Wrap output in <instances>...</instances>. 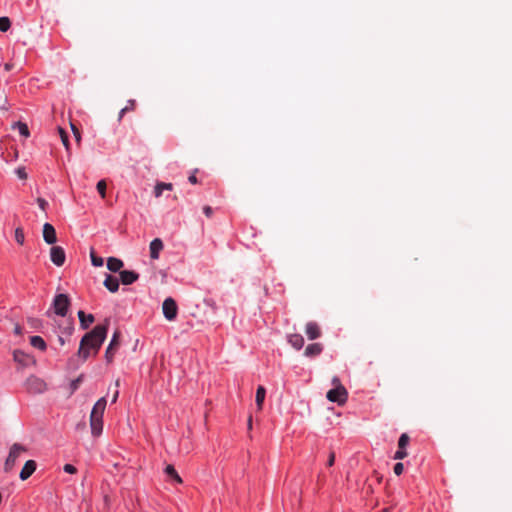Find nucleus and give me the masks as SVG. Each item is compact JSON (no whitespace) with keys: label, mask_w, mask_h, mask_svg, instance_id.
I'll return each instance as SVG.
<instances>
[{"label":"nucleus","mask_w":512,"mask_h":512,"mask_svg":"<svg viewBox=\"0 0 512 512\" xmlns=\"http://www.w3.org/2000/svg\"><path fill=\"white\" fill-rule=\"evenodd\" d=\"M135 106H136V102L134 99H130L128 100L127 102V105L124 107V111H133L135 109Z\"/></svg>","instance_id":"c9c22d12"},{"label":"nucleus","mask_w":512,"mask_h":512,"mask_svg":"<svg viewBox=\"0 0 512 512\" xmlns=\"http://www.w3.org/2000/svg\"><path fill=\"white\" fill-rule=\"evenodd\" d=\"M188 180H189V182H190L191 184H196V183H198V179H197V177H196L195 173L191 174V175L189 176Z\"/></svg>","instance_id":"79ce46f5"},{"label":"nucleus","mask_w":512,"mask_h":512,"mask_svg":"<svg viewBox=\"0 0 512 512\" xmlns=\"http://www.w3.org/2000/svg\"><path fill=\"white\" fill-rule=\"evenodd\" d=\"M58 342L60 343V345H64L65 344V339L63 336H58Z\"/></svg>","instance_id":"49530a36"},{"label":"nucleus","mask_w":512,"mask_h":512,"mask_svg":"<svg viewBox=\"0 0 512 512\" xmlns=\"http://www.w3.org/2000/svg\"><path fill=\"white\" fill-rule=\"evenodd\" d=\"M71 128H72V131H73V132H74V131H76V130H78V129L76 128V126H74L73 124H71Z\"/></svg>","instance_id":"603ef678"},{"label":"nucleus","mask_w":512,"mask_h":512,"mask_svg":"<svg viewBox=\"0 0 512 512\" xmlns=\"http://www.w3.org/2000/svg\"><path fill=\"white\" fill-rule=\"evenodd\" d=\"M165 473L174 479L177 483H182L181 477L178 475L173 465H167L165 468Z\"/></svg>","instance_id":"bb28decb"},{"label":"nucleus","mask_w":512,"mask_h":512,"mask_svg":"<svg viewBox=\"0 0 512 512\" xmlns=\"http://www.w3.org/2000/svg\"><path fill=\"white\" fill-rule=\"evenodd\" d=\"M30 344L34 348H37L41 351H45L47 348L46 342L41 336H31L30 337Z\"/></svg>","instance_id":"5701e85b"},{"label":"nucleus","mask_w":512,"mask_h":512,"mask_svg":"<svg viewBox=\"0 0 512 512\" xmlns=\"http://www.w3.org/2000/svg\"><path fill=\"white\" fill-rule=\"evenodd\" d=\"M74 136H75V139L78 143H80V140H81V134L79 132V130H76L74 131Z\"/></svg>","instance_id":"37998d69"},{"label":"nucleus","mask_w":512,"mask_h":512,"mask_svg":"<svg viewBox=\"0 0 512 512\" xmlns=\"http://www.w3.org/2000/svg\"><path fill=\"white\" fill-rule=\"evenodd\" d=\"M403 470H404V465L403 463L401 462H398L394 465V468H393V471L396 475H401L403 473Z\"/></svg>","instance_id":"f704fd0d"},{"label":"nucleus","mask_w":512,"mask_h":512,"mask_svg":"<svg viewBox=\"0 0 512 512\" xmlns=\"http://www.w3.org/2000/svg\"><path fill=\"white\" fill-rule=\"evenodd\" d=\"M15 240L18 244L23 245L25 236L22 228L18 227L15 229Z\"/></svg>","instance_id":"7c9ffc66"},{"label":"nucleus","mask_w":512,"mask_h":512,"mask_svg":"<svg viewBox=\"0 0 512 512\" xmlns=\"http://www.w3.org/2000/svg\"><path fill=\"white\" fill-rule=\"evenodd\" d=\"M288 342L289 344L297 349L300 350L304 346V338L301 334H291L288 336Z\"/></svg>","instance_id":"412c9836"},{"label":"nucleus","mask_w":512,"mask_h":512,"mask_svg":"<svg viewBox=\"0 0 512 512\" xmlns=\"http://www.w3.org/2000/svg\"><path fill=\"white\" fill-rule=\"evenodd\" d=\"M43 239L49 245H53L56 243V241H57L56 230L52 224L45 223L43 225Z\"/></svg>","instance_id":"9d476101"},{"label":"nucleus","mask_w":512,"mask_h":512,"mask_svg":"<svg viewBox=\"0 0 512 512\" xmlns=\"http://www.w3.org/2000/svg\"><path fill=\"white\" fill-rule=\"evenodd\" d=\"M123 261L115 258V257H109L107 259V268L111 272H118L123 267Z\"/></svg>","instance_id":"4be33fe9"},{"label":"nucleus","mask_w":512,"mask_h":512,"mask_svg":"<svg viewBox=\"0 0 512 512\" xmlns=\"http://www.w3.org/2000/svg\"><path fill=\"white\" fill-rule=\"evenodd\" d=\"M322 351H323L322 344H320V343H312V344H309L306 347L304 355L306 357H315V356L320 355L322 353Z\"/></svg>","instance_id":"aec40b11"},{"label":"nucleus","mask_w":512,"mask_h":512,"mask_svg":"<svg viewBox=\"0 0 512 512\" xmlns=\"http://www.w3.org/2000/svg\"><path fill=\"white\" fill-rule=\"evenodd\" d=\"M37 464L34 460H28L20 471L19 477L21 480H27L36 470Z\"/></svg>","instance_id":"ddd939ff"},{"label":"nucleus","mask_w":512,"mask_h":512,"mask_svg":"<svg viewBox=\"0 0 512 512\" xmlns=\"http://www.w3.org/2000/svg\"><path fill=\"white\" fill-rule=\"evenodd\" d=\"M58 130H59V134H60L61 141H62L63 145L65 146L66 150L69 151V138H68V134L61 127H59Z\"/></svg>","instance_id":"c85d7f7f"},{"label":"nucleus","mask_w":512,"mask_h":512,"mask_svg":"<svg viewBox=\"0 0 512 512\" xmlns=\"http://www.w3.org/2000/svg\"><path fill=\"white\" fill-rule=\"evenodd\" d=\"M381 512H391V508L390 507L384 508Z\"/></svg>","instance_id":"8fccbe9b"},{"label":"nucleus","mask_w":512,"mask_h":512,"mask_svg":"<svg viewBox=\"0 0 512 512\" xmlns=\"http://www.w3.org/2000/svg\"><path fill=\"white\" fill-rule=\"evenodd\" d=\"M14 332H15L16 334H20V333H21V327L17 325V326L14 328Z\"/></svg>","instance_id":"09e8293b"},{"label":"nucleus","mask_w":512,"mask_h":512,"mask_svg":"<svg viewBox=\"0 0 512 512\" xmlns=\"http://www.w3.org/2000/svg\"><path fill=\"white\" fill-rule=\"evenodd\" d=\"M106 398L102 397L100 398L93 406L90 416L91 417H97V418H103V414L106 408Z\"/></svg>","instance_id":"2eb2a0df"},{"label":"nucleus","mask_w":512,"mask_h":512,"mask_svg":"<svg viewBox=\"0 0 512 512\" xmlns=\"http://www.w3.org/2000/svg\"><path fill=\"white\" fill-rule=\"evenodd\" d=\"M163 242L160 238H155L150 243V258L156 260L159 258L160 251L163 249Z\"/></svg>","instance_id":"dca6fc26"},{"label":"nucleus","mask_w":512,"mask_h":512,"mask_svg":"<svg viewBox=\"0 0 512 512\" xmlns=\"http://www.w3.org/2000/svg\"><path fill=\"white\" fill-rule=\"evenodd\" d=\"M16 174L20 179H27V173L24 167H19L16 169Z\"/></svg>","instance_id":"e433bc0d"},{"label":"nucleus","mask_w":512,"mask_h":512,"mask_svg":"<svg viewBox=\"0 0 512 512\" xmlns=\"http://www.w3.org/2000/svg\"><path fill=\"white\" fill-rule=\"evenodd\" d=\"M173 186L171 183H164V182H160V183H157L155 188H154V195L155 197H160L163 193L164 190H172Z\"/></svg>","instance_id":"393cba45"},{"label":"nucleus","mask_w":512,"mask_h":512,"mask_svg":"<svg viewBox=\"0 0 512 512\" xmlns=\"http://www.w3.org/2000/svg\"><path fill=\"white\" fill-rule=\"evenodd\" d=\"M73 332H74L73 321L68 322V324L62 328V334H65L67 336H71Z\"/></svg>","instance_id":"72a5a7b5"},{"label":"nucleus","mask_w":512,"mask_h":512,"mask_svg":"<svg viewBox=\"0 0 512 512\" xmlns=\"http://www.w3.org/2000/svg\"><path fill=\"white\" fill-rule=\"evenodd\" d=\"M247 425H248V429L251 430L252 429V416H250L248 418V424Z\"/></svg>","instance_id":"de8ad7c7"},{"label":"nucleus","mask_w":512,"mask_h":512,"mask_svg":"<svg viewBox=\"0 0 512 512\" xmlns=\"http://www.w3.org/2000/svg\"><path fill=\"white\" fill-rule=\"evenodd\" d=\"M83 381V375L78 376L76 379L72 380L70 383L71 394H73L78 388L81 382Z\"/></svg>","instance_id":"c756f323"},{"label":"nucleus","mask_w":512,"mask_h":512,"mask_svg":"<svg viewBox=\"0 0 512 512\" xmlns=\"http://www.w3.org/2000/svg\"><path fill=\"white\" fill-rule=\"evenodd\" d=\"M335 462V454L334 452H331L327 461L328 466H332Z\"/></svg>","instance_id":"a19ab883"},{"label":"nucleus","mask_w":512,"mask_h":512,"mask_svg":"<svg viewBox=\"0 0 512 512\" xmlns=\"http://www.w3.org/2000/svg\"><path fill=\"white\" fill-rule=\"evenodd\" d=\"M26 451H27L26 447H24L23 445H21L19 443H14L10 448L8 457L6 458V461L4 464L5 472H10L13 469V467H14L17 459L20 457V455Z\"/></svg>","instance_id":"39448f33"},{"label":"nucleus","mask_w":512,"mask_h":512,"mask_svg":"<svg viewBox=\"0 0 512 512\" xmlns=\"http://www.w3.org/2000/svg\"><path fill=\"white\" fill-rule=\"evenodd\" d=\"M110 319L106 318L103 324L96 325L90 332H87L80 341L78 356L86 361L90 356V350L97 354L104 340L106 339Z\"/></svg>","instance_id":"f257e3e1"},{"label":"nucleus","mask_w":512,"mask_h":512,"mask_svg":"<svg viewBox=\"0 0 512 512\" xmlns=\"http://www.w3.org/2000/svg\"><path fill=\"white\" fill-rule=\"evenodd\" d=\"M71 306L70 298L67 294H57L52 302L54 313L58 316L65 317Z\"/></svg>","instance_id":"7ed1b4c3"},{"label":"nucleus","mask_w":512,"mask_h":512,"mask_svg":"<svg viewBox=\"0 0 512 512\" xmlns=\"http://www.w3.org/2000/svg\"><path fill=\"white\" fill-rule=\"evenodd\" d=\"M10 20L8 17H0V31L6 32L10 28Z\"/></svg>","instance_id":"2f4dec72"},{"label":"nucleus","mask_w":512,"mask_h":512,"mask_svg":"<svg viewBox=\"0 0 512 512\" xmlns=\"http://www.w3.org/2000/svg\"><path fill=\"white\" fill-rule=\"evenodd\" d=\"M50 259L56 266H62L66 259L64 249L61 246H52L50 249Z\"/></svg>","instance_id":"1a4fd4ad"},{"label":"nucleus","mask_w":512,"mask_h":512,"mask_svg":"<svg viewBox=\"0 0 512 512\" xmlns=\"http://www.w3.org/2000/svg\"><path fill=\"white\" fill-rule=\"evenodd\" d=\"M90 258H91L92 265L95 267H101L104 263L103 258L100 256H97L93 248L90 251Z\"/></svg>","instance_id":"cd10ccee"},{"label":"nucleus","mask_w":512,"mask_h":512,"mask_svg":"<svg viewBox=\"0 0 512 512\" xmlns=\"http://www.w3.org/2000/svg\"><path fill=\"white\" fill-rule=\"evenodd\" d=\"M162 310L164 317L168 321H173L176 319L178 313V306L173 298L168 297L164 300Z\"/></svg>","instance_id":"0eeeda50"},{"label":"nucleus","mask_w":512,"mask_h":512,"mask_svg":"<svg viewBox=\"0 0 512 512\" xmlns=\"http://www.w3.org/2000/svg\"><path fill=\"white\" fill-rule=\"evenodd\" d=\"M118 395H119V391L116 390L114 395H112V403L116 402L117 401V398H118Z\"/></svg>","instance_id":"c03bdc74"},{"label":"nucleus","mask_w":512,"mask_h":512,"mask_svg":"<svg viewBox=\"0 0 512 512\" xmlns=\"http://www.w3.org/2000/svg\"><path fill=\"white\" fill-rule=\"evenodd\" d=\"M120 281L123 285H131L139 278V274L131 270L120 271Z\"/></svg>","instance_id":"f8f14e48"},{"label":"nucleus","mask_w":512,"mask_h":512,"mask_svg":"<svg viewBox=\"0 0 512 512\" xmlns=\"http://www.w3.org/2000/svg\"><path fill=\"white\" fill-rule=\"evenodd\" d=\"M90 427L92 435L95 437L99 436L102 433L103 429V418L90 416Z\"/></svg>","instance_id":"a211bd4d"},{"label":"nucleus","mask_w":512,"mask_h":512,"mask_svg":"<svg viewBox=\"0 0 512 512\" xmlns=\"http://www.w3.org/2000/svg\"><path fill=\"white\" fill-rule=\"evenodd\" d=\"M127 113V111H124V108H122L119 112V117H118V120L121 121L122 117L124 116V114Z\"/></svg>","instance_id":"a18cd8bd"},{"label":"nucleus","mask_w":512,"mask_h":512,"mask_svg":"<svg viewBox=\"0 0 512 512\" xmlns=\"http://www.w3.org/2000/svg\"><path fill=\"white\" fill-rule=\"evenodd\" d=\"M333 384L335 388L329 390L326 397L329 401L342 405L347 401L348 392L337 377L333 379Z\"/></svg>","instance_id":"f03ea898"},{"label":"nucleus","mask_w":512,"mask_h":512,"mask_svg":"<svg viewBox=\"0 0 512 512\" xmlns=\"http://www.w3.org/2000/svg\"><path fill=\"white\" fill-rule=\"evenodd\" d=\"M13 359L19 363L22 367H27L30 363H34L35 360L25 352L21 350H15L13 353Z\"/></svg>","instance_id":"9b49d317"},{"label":"nucleus","mask_w":512,"mask_h":512,"mask_svg":"<svg viewBox=\"0 0 512 512\" xmlns=\"http://www.w3.org/2000/svg\"><path fill=\"white\" fill-rule=\"evenodd\" d=\"M305 332L310 340H315L321 336V330L316 322H308L305 327Z\"/></svg>","instance_id":"4468645a"},{"label":"nucleus","mask_w":512,"mask_h":512,"mask_svg":"<svg viewBox=\"0 0 512 512\" xmlns=\"http://www.w3.org/2000/svg\"><path fill=\"white\" fill-rule=\"evenodd\" d=\"M103 284L111 293H115L119 289V279L110 274H106Z\"/></svg>","instance_id":"f3484780"},{"label":"nucleus","mask_w":512,"mask_h":512,"mask_svg":"<svg viewBox=\"0 0 512 512\" xmlns=\"http://www.w3.org/2000/svg\"><path fill=\"white\" fill-rule=\"evenodd\" d=\"M37 203L40 207L41 210L45 211L47 206H48V202L44 199V198H37Z\"/></svg>","instance_id":"58836bf2"},{"label":"nucleus","mask_w":512,"mask_h":512,"mask_svg":"<svg viewBox=\"0 0 512 512\" xmlns=\"http://www.w3.org/2000/svg\"><path fill=\"white\" fill-rule=\"evenodd\" d=\"M266 390L263 386H258L256 390V405L258 410H262L263 402L265 400Z\"/></svg>","instance_id":"b1692460"},{"label":"nucleus","mask_w":512,"mask_h":512,"mask_svg":"<svg viewBox=\"0 0 512 512\" xmlns=\"http://www.w3.org/2000/svg\"><path fill=\"white\" fill-rule=\"evenodd\" d=\"M63 469L66 473L69 474H74L77 471L76 467L72 464H65Z\"/></svg>","instance_id":"4c0bfd02"},{"label":"nucleus","mask_w":512,"mask_h":512,"mask_svg":"<svg viewBox=\"0 0 512 512\" xmlns=\"http://www.w3.org/2000/svg\"><path fill=\"white\" fill-rule=\"evenodd\" d=\"M96 188H97V191L100 194V196L102 198H105V196H106V182H105V180H100L97 183Z\"/></svg>","instance_id":"473e14b6"},{"label":"nucleus","mask_w":512,"mask_h":512,"mask_svg":"<svg viewBox=\"0 0 512 512\" xmlns=\"http://www.w3.org/2000/svg\"><path fill=\"white\" fill-rule=\"evenodd\" d=\"M203 212L207 217H211L213 214V209L210 206L206 205L203 207Z\"/></svg>","instance_id":"ea45409f"},{"label":"nucleus","mask_w":512,"mask_h":512,"mask_svg":"<svg viewBox=\"0 0 512 512\" xmlns=\"http://www.w3.org/2000/svg\"><path fill=\"white\" fill-rule=\"evenodd\" d=\"M11 67H12V66L6 65V66H5V70H6V71H10Z\"/></svg>","instance_id":"3c124183"},{"label":"nucleus","mask_w":512,"mask_h":512,"mask_svg":"<svg viewBox=\"0 0 512 512\" xmlns=\"http://www.w3.org/2000/svg\"><path fill=\"white\" fill-rule=\"evenodd\" d=\"M78 318L80 322V327L84 330L88 329L89 326L94 322L95 318L92 314L86 315L84 311H78Z\"/></svg>","instance_id":"6ab92c4d"},{"label":"nucleus","mask_w":512,"mask_h":512,"mask_svg":"<svg viewBox=\"0 0 512 512\" xmlns=\"http://www.w3.org/2000/svg\"><path fill=\"white\" fill-rule=\"evenodd\" d=\"M24 385L29 394H42L47 390L46 382L35 375L29 376Z\"/></svg>","instance_id":"20e7f679"},{"label":"nucleus","mask_w":512,"mask_h":512,"mask_svg":"<svg viewBox=\"0 0 512 512\" xmlns=\"http://www.w3.org/2000/svg\"><path fill=\"white\" fill-rule=\"evenodd\" d=\"M13 128H17L20 135L27 138L30 135L29 128L26 123H23L21 121L15 122L12 125Z\"/></svg>","instance_id":"a878e982"},{"label":"nucleus","mask_w":512,"mask_h":512,"mask_svg":"<svg viewBox=\"0 0 512 512\" xmlns=\"http://www.w3.org/2000/svg\"><path fill=\"white\" fill-rule=\"evenodd\" d=\"M120 337L121 332L119 330H116L112 335L111 341L105 351V359L108 364L112 363L114 355L120 346Z\"/></svg>","instance_id":"423d86ee"},{"label":"nucleus","mask_w":512,"mask_h":512,"mask_svg":"<svg viewBox=\"0 0 512 512\" xmlns=\"http://www.w3.org/2000/svg\"><path fill=\"white\" fill-rule=\"evenodd\" d=\"M409 441H410V437L408 436V434H406V433L401 434V436L399 437V440H398V450L394 454V459L401 460V459H404L408 455V453L406 451V447L408 446Z\"/></svg>","instance_id":"6e6552de"}]
</instances>
